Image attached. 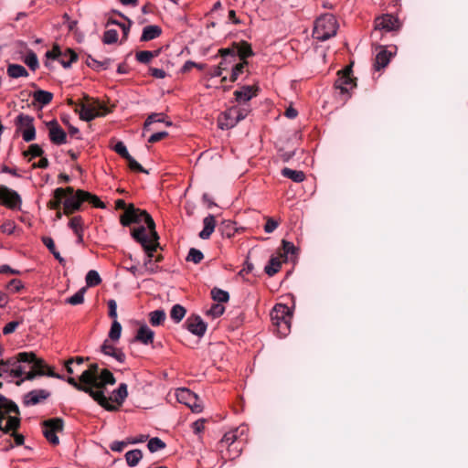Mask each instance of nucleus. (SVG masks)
Here are the masks:
<instances>
[{
  "label": "nucleus",
  "mask_w": 468,
  "mask_h": 468,
  "mask_svg": "<svg viewBox=\"0 0 468 468\" xmlns=\"http://www.w3.org/2000/svg\"><path fill=\"white\" fill-rule=\"evenodd\" d=\"M203 224H204V228L199 232V237L202 239H207L211 236V234L213 233V231L215 229V226H216L215 218L212 215L207 216L203 219Z\"/></svg>",
  "instance_id": "nucleus-30"
},
{
  "label": "nucleus",
  "mask_w": 468,
  "mask_h": 468,
  "mask_svg": "<svg viewBox=\"0 0 468 468\" xmlns=\"http://www.w3.org/2000/svg\"><path fill=\"white\" fill-rule=\"evenodd\" d=\"M154 251V250H145L147 257L144 262V267L145 271L150 273H154V272L157 271V269H158V267L155 265V263L152 260V258L154 256L153 255Z\"/></svg>",
  "instance_id": "nucleus-51"
},
{
  "label": "nucleus",
  "mask_w": 468,
  "mask_h": 468,
  "mask_svg": "<svg viewBox=\"0 0 468 468\" xmlns=\"http://www.w3.org/2000/svg\"><path fill=\"white\" fill-rule=\"evenodd\" d=\"M283 259L277 253L276 256H271L268 264L265 266L264 271L269 276L276 274L282 264Z\"/></svg>",
  "instance_id": "nucleus-28"
},
{
  "label": "nucleus",
  "mask_w": 468,
  "mask_h": 468,
  "mask_svg": "<svg viewBox=\"0 0 468 468\" xmlns=\"http://www.w3.org/2000/svg\"><path fill=\"white\" fill-rule=\"evenodd\" d=\"M18 359L30 364L31 367L37 371L45 370L47 367L45 361L37 357L36 354L33 352H20L18 353Z\"/></svg>",
  "instance_id": "nucleus-19"
},
{
  "label": "nucleus",
  "mask_w": 468,
  "mask_h": 468,
  "mask_svg": "<svg viewBox=\"0 0 468 468\" xmlns=\"http://www.w3.org/2000/svg\"><path fill=\"white\" fill-rule=\"evenodd\" d=\"M33 99L42 106L48 105L53 99V94L44 90H38L33 93Z\"/></svg>",
  "instance_id": "nucleus-37"
},
{
  "label": "nucleus",
  "mask_w": 468,
  "mask_h": 468,
  "mask_svg": "<svg viewBox=\"0 0 468 468\" xmlns=\"http://www.w3.org/2000/svg\"><path fill=\"white\" fill-rule=\"evenodd\" d=\"M120 221L123 226H129L132 223L144 222L147 229L154 231L155 223L153 218L145 211L135 208L133 204L129 205L124 213L121 216Z\"/></svg>",
  "instance_id": "nucleus-7"
},
{
  "label": "nucleus",
  "mask_w": 468,
  "mask_h": 468,
  "mask_svg": "<svg viewBox=\"0 0 468 468\" xmlns=\"http://www.w3.org/2000/svg\"><path fill=\"white\" fill-rule=\"evenodd\" d=\"M24 62L33 71H35L39 66L37 57L35 54V52H33V51H29L26 55V57L24 58Z\"/></svg>",
  "instance_id": "nucleus-50"
},
{
  "label": "nucleus",
  "mask_w": 468,
  "mask_h": 468,
  "mask_svg": "<svg viewBox=\"0 0 468 468\" xmlns=\"http://www.w3.org/2000/svg\"><path fill=\"white\" fill-rule=\"evenodd\" d=\"M162 34V29L157 25L146 26L143 29L141 41H149L157 38Z\"/></svg>",
  "instance_id": "nucleus-29"
},
{
  "label": "nucleus",
  "mask_w": 468,
  "mask_h": 468,
  "mask_svg": "<svg viewBox=\"0 0 468 468\" xmlns=\"http://www.w3.org/2000/svg\"><path fill=\"white\" fill-rule=\"evenodd\" d=\"M122 333V325L117 320H113L110 332H109V337L112 341H118L121 337Z\"/></svg>",
  "instance_id": "nucleus-52"
},
{
  "label": "nucleus",
  "mask_w": 468,
  "mask_h": 468,
  "mask_svg": "<svg viewBox=\"0 0 468 468\" xmlns=\"http://www.w3.org/2000/svg\"><path fill=\"white\" fill-rule=\"evenodd\" d=\"M264 218L266 220L264 231L266 233H272L278 228L280 222L271 217H265Z\"/></svg>",
  "instance_id": "nucleus-59"
},
{
  "label": "nucleus",
  "mask_w": 468,
  "mask_h": 468,
  "mask_svg": "<svg viewBox=\"0 0 468 468\" xmlns=\"http://www.w3.org/2000/svg\"><path fill=\"white\" fill-rule=\"evenodd\" d=\"M187 330L197 336H202L207 331V324L199 316H190L186 321Z\"/></svg>",
  "instance_id": "nucleus-18"
},
{
  "label": "nucleus",
  "mask_w": 468,
  "mask_h": 468,
  "mask_svg": "<svg viewBox=\"0 0 468 468\" xmlns=\"http://www.w3.org/2000/svg\"><path fill=\"white\" fill-rule=\"evenodd\" d=\"M48 135L50 141L55 144L59 145L66 143L67 134L57 122L51 123Z\"/></svg>",
  "instance_id": "nucleus-23"
},
{
  "label": "nucleus",
  "mask_w": 468,
  "mask_h": 468,
  "mask_svg": "<svg viewBox=\"0 0 468 468\" xmlns=\"http://www.w3.org/2000/svg\"><path fill=\"white\" fill-rule=\"evenodd\" d=\"M128 396L127 385L125 383H122L119 385L117 389H114L110 398H107L108 402L113 406H115L117 410L119 407L123 403L125 399Z\"/></svg>",
  "instance_id": "nucleus-20"
},
{
  "label": "nucleus",
  "mask_w": 468,
  "mask_h": 468,
  "mask_svg": "<svg viewBox=\"0 0 468 468\" xmlns=\"http://www.w3.org/2000/svg\"><path fill=\"white\" fill-rule=\"evenodd\" d=\"M352 65L346 66L337 72V79L335 81V88L346 95L345 100L350 97L349 90L356 87V79L352 77Z\"/></svg>",
  "instance_id": "nucleus-10"
},
{
  "label": "nucleus",
  "mask_w": 468,
  "mask_h": 468,
  "mask_svg": "<svg viewBox=\"0 0 468 468\" xmlns=\"http://www.w3.org/2000/svg\"><path fill=\"white\" fill-rule=\"evenodd\" d=\"M258 84L236 85V123L245 119L251 112L250 101L259 95Z\"/></svg>",
  "instance_id": "nucleus-2"
},
{
  "label": "nucleus",
  "mask_w": 468,
  "mask_h": 468,
  "mask_svg": "<svg viewBox=\"0 0 468 468\" xmlns=\"http://www.w3.org/2000/svg\"><path fill=\"white\" fill-rule=\"evenodd\" d=\"M379 52L377 54L374 63V68L376 70H380L387 67L390 61V58L393 56V52L390 50H387L382 46H379Z\"/></svg>",
  "instance_id": "nucleus-21"
},
{
  "label": "nucleus",
  "mask_w": 468,
  "mask_h": 468,
  "mask_svg": "<svg viewBox=\"0 0 468 468\" xmlns=\"http://www.w3.org/2000/svg\"><path fill=\"white\" fill-rule=\"evenodd\" d=\"M42 242L48 249V250L53 254V256L58 261L60 264L65 263V259L61 257L60 253L56 250L55 243L52 238L50 237H43Z\"/></svg>",
  "instance_id": "nucleus-39"
},
{
  "label": "nucleus",
  "mask_w": 468,
  "mask_h": 468,
  "mask_svg": "<svg viewBox=\"0 0 468 468\" xmlns=\"http://www.w3.org/2000/svg\"><path fill=\"white\" fill-rule=\"evenodd\" d=\"M218 125L222 130H228L234 127V117L231 108L219 114L218 118Z\"/></svg>",
  "instance_id": "nucleus-26"
},
{
  "label": "nucleus",
  "mask_w": 468,
  "mask_h": 468,
  "mask_svg": "<svg viewBox=\"0 0 468 468\" xmlns=\"http://www.w3.org/2000/svg\"><path fill=\"white\" fill-rule=\"evenodd\" d=\"M78 382L74 378L69 377L67 382L80 391L89 394L96 402L109 411H115V406L108 402L107 397L104 395V388L106 385H113L115 378L113 374L103 369L99 373V366L90 364L89 368L84 370L80 376Z\"/></svg>",
  "instance_id": "nucleus-1"
},
{
  "label": "nucleus",
  "mask_w": 468,
  "mask_h": 468,
  "mask_svg": "<svg viewBox=\"0 0 468 468\" xmlns=\"http://www.w3.org/2000/svg\"><path fill=\"white\" fill-rule=\"evenodd\" d=\"M101 350L104 355L112 356L119 363H124L125 361V354L114 346L111 345L107 340H105L101 346Z\"/></svg>",
  "instance_id": "nucleus-22"
},
{
  "label": "nucleus",
  "mask_w": 468,
  "mask_h": 468,
  "mask_svg": "<svg viewBox=\"0 0 468 468\" xmlns=\"http://www.w3.org/2000/svg\"><path fill=\"white\" fill-rule=\"evenodd\" d=\"M86 63H87V65L90 68H91V69H93L95 70L100 71V70L107 69L110 67L111 63H112V59L111 58H105V59L100 61V60H97V59H95L94 58H92L91 56L89 55L87 57Z\"/></svg>",
  "instance_id": "nucleus-33"
},
{
  "label": "nucleus",
  "mask_w": 468,
  "mask_h": 468,
  "mask_svg": "<svg viewBox=\"0 0 468 468\" xmlns=\"http://www.w3.org/2000/svg\"><path fill=\"white\" fill-rule=\"evenodd\" d=\"M109 316L113 320L117 318V303L115 300L111 299L108 301Z\"/></svg>",
  "instance_id": "nucleus-64"
},
{
  "label": "nucleus",
  "mask_w": 468,
  "mask_h": 468,
  "mask_svg": "<svg viewBox=\"0 0 468 468\" xmlns=\"http://www.w3.org/2000/svg\"><path fill=\"white\" fill-rule=\"evenodd\" d=\"M128 162L131 170L141 173H148L131 154L124 158Z\"/></svg>",
  "instance_id": "nucleus-57"
},
{
  "label": "nucleus",
  "mask_w": 468,
  "mask_h": 468,
  "mask_svg": "<svg viewBox=\"0 0 468 468\" xmlns=\"http://www.w3.org/2000/svg\"><path fill=\"white\" fill-rule=\"evenodd\" d=\"M67 193H69L70 196L65 199L63 205L65 213L70 214L80 208V204L84 202V197L80 194V190L73 194L72 187H68L67 189L58 187L55 190V198L57 199L58 203H59L61 199L65 197Z\"/></svg>",
  "instance_id": "nucleus-8"
},
{
  "label": "nucleus",
  "mask_w": 468,
  "mask_h": 468,
  "mask_svg": "<svg viewBox=\"0 0 468 468\" xmlns=\"http://www.w3.org/2000/svg\"><path fill=\"white\" fill-rule=\"evenodd\" d=\"M113 150L122 158H126L130 155L125 144L121 141L114 145Z\"/></svg>",
  "instance_id": "nucleus-63"
},
{
  "label": "nucleus",
  "mask_w": 468,
  "mask_h": 468,
  "mask_svg": "<svg viewBox=\"0 0 468 468\" xmlns=\"http://www.w3.org/2000/svg\"><path fill=\"white\" fill-rule=\"evenodd\" d=\"M69 226L74 231V233L83 232L82 218L80 216L73 217L69 220Z\"/></svg>",
  "instance_id": "nucleus-56"
},
{
  "label": "nucleus",
  "mask_w": 468,
  "mask_h": 468,
  "mask_svg": "<svg viewBox=\"0 0 468 468\" xmlns=\"http://www.w3.org/2000/svg\"><path fill=\"white\" fill-rule=\"evenodd\" d=\"M234 443V431H228L218 444V449L222 452L224 450L228 452V458H231L230 446Z\"/></svg>",
  "instance_id": "nucleus-32"
},
{
  "label": "nucleus",
  "mask_w": 468,
  "mask_h": 468,
  "mask_svg": "<svg viewBox=\"0 0 468 468\" xmlns=\"http://www.w3.org/2000/svg\"><path fill=\"white\" fill-rule=\"evenodd\" d=\"M6 72L7 75L12 79L28 76V72L26 68L19 64H9L7 66Z\"/></svg>",
  "instance_id": "nucleus-35"
},
{
  "label": "nucleus",
  "mask_w": 468,
  "mask_h": 468,
  "mask_svg": "<svg viewBox=\"0 0 468 468\" xmlns=\"http://www.w3.org/2000/svg\"><path fill=\"white\" fill-rule=\"evenodd\" d=\"M211 77H221L222 81H225L228 78L232 82L234 81V64L228 62L224 58L218 66L214 68L210 72Z\"/></svg>",
  "instance_id": "nucleus-17"
},
{
  "label": "nucleus",
  "mask_w": 468,
  "mask_h": 468,
  "mask_svg": "<svg viewBox=\"0 0 468 468\" xmlns=\"http://www.w3.org/2000/svg\"><path fill=\"white\" fill-rule=\"evenodd\" d=\"M11 358L0 361V377H11Z\"/></svg>",
  "instance_id": "nucleus-58"
},
{
  "label": "nucleus",
  "mask_w": 468,
  "mask_h": 468,
  "mask_svg": "<svg viewBox=\"0 0 468 468\" xmlns=\"http://www.w3.org/2000/svg\"><path fill=\"white\" fill-rule=\"evenodd\" d=\"M292 313L290 308L283 303H277L271 312V320L273 331L280 337L286 336L291 330V321Z\"/></svg>",
  "instance_id": "nucleus-4"
},
{
  "label": "nucleus",
  "mask_w": 468,
  "mask_h": 468,
  "mask_svg": "<svg viewBox=\"0 0 468 468\" xmlns=\"http://www.w3.org/2000/svg\"><path fill=\"white\" fill-rule=\"evenodd\" d=\"M80 194L82 197H84V202H88V203L91 204L94 207H99V208L105 207L104 203L102 201H101V199L97 196L92 195L90 192H87L84 190H80Z\"/></svg>",
  "instance_id": "nucleus-40"
},
{
  "label": "nucleus",
  "mask_w": 468,
  "mask_h": 468,
  "mask_svg": "<svg viewBox=\"0 0 468 468\" xmlns=\"http://www.w3.org/2000/svg\"><path fill=\"white\" fill-rule=\"evenodd\" d=\"M154 122H165V115L163 113H152L150 114L144 122V130L148 129L150 125ZM167 126H171L172 122L169 121L165 122Z\"/></svg>",
  "instance_id": "nucleus-44"
},
{
  "label": "nucleus",
  "mask_w": 468,
  "mask_h": 468,
  "mask_svg": "<svg viewBox=\"0 0 468 468\" xmlns=\"http://www.w3.org/2000/svg\"><path fill=\"white\" fill-rule=\"evenodd\" d=\"M132 237L144 247V250H156L159 245V236L155 228L154 231L149 230L148 235L144 226L138 227L132 231Z\"/></svg>",
  "instance_id": "nucleus-11"
},
{
  "label": "nucleus",
  "mask_w": 468,
  "mask_h": 468,
  "mask_svg": "<svg viewBox=\"0 0 468 468\" xmlns=\"http://www.w3.org/2000/svg\"><path fill=\"white\" fill-rule=\"evenodd\" d=\"M211 298L216 303H224L229 300V293L227 291L221 290L219 288H213L210 292Z\"/></svg>",
  "instance_id": "nucleus-41"
},
{
  "label": "nucleus",
  "mask_w": 468,
  "mask_h": 468,
  "mask_svg": "<svg viewBox=\"0 0 468 468\" xmlns=\"http://www.w3.org/2000/svg\"><path fill=\"white\" fill-rule=\"evenodd\" d=\"M154 335V331L144 324L138 329L135 339L144 345H149L153 343Z\"/></svg>",
  "instance_id": "nucleus-25"
},
{
  "label": "nucleus",
  "mask_w": 468,
  "mask_h": 468,
  "mask_svg": "<svg viewBox=\"0 0 468 468\" xmlns=\"http://www.w3.org/2000/svg\"><path fill=\"white\" fill-rule=\"evenodd\" d=\"M43 154V149L37 144H30L28 149L23 153L24 156H30L31 158L42 156Z\"/></svg>",
  "instance_id": "nucleus-53"
},
{
  "label": "nucleus",
  "mask_w": 468,
  "mask_h": 468,
  "mask_svg": "<svg viewBox=\"0 0 468 468\" xmlns=\"http://www.w3.org/2000/svg\"><path fill=\"white\" fill-rule=\"evenodd\" d=\"M6 287L12 292H18L24 288V284L20 280L13 279L8 282Z\"/></svg>",
  "instance_id": "nucleus-61"
},
{
  "label": "nucleus",
  "mask_w": 468,
  "mask_h": 468,
  "mask_svg": "<svg viewBox=\"0 0 468 468\" xmlns=\"http://www.w3.org/2000/svg\"><path fill=\"white\" fill-rule=\"evenodd\" d=\"M297 248L293 245V243L282 240V248L278 250V254L283 259V261H287L292 260L295 255Z\"/></svg>",
  "instance_id": "nucleus-27"
},
{
  "label": "nucleus",
  "mask_w": 468,
  "mask_h": 468,
  "mask_svg": "<svg viewBox=\"0 0 468 468\" xmlns=\"http://www.w3.org/2000/svg\"><path fill=\"white\" fill-rule=\"evenodd\" d=\"M24 363L18 359V354L11 357V377L18 378H22L26 373V368L21 364Z\"/></svg>",
  "instance_id": "nucleus-34"
},
{
  "label": "nucleus",
  "mask_w": 468,
  "mask_h": 468,
  "mask_svg": "<svg viewBox=\"0 0 468 468\" xmlns=\"http://www.w3.org/2000/svg\"><path fill=\"white\" fill-rule=\"evenodd\" d=\"M85 282L88 287H94L101 282V278L97 271L90 270L86 274Z\"/></svg>",
  "instance_id": "nucleus-46"
},
{
  "label": "nucleus",
  "mask_w": 468,
  "mask_h": 468,
  "mask_svg": "<svg viewBox=\"0 0 468 468\" xmlns=\"http://www.w3.org/2000/svg\"><path fill=\"white\" fill-rule=\"evenodd\" d=\"M165 313L164 310H154L149 314V320L153 326H158L162 324L165 320Z\"/></svg>",
  "instance_id": "nucleus-43"
},
{
  "label": "nucleus",
  "mask_w": 468,
  "mask_h": 468,
  "mask_svg": "<svg viewBox=\"0 0 468 468\" xmlns=\"http://www.w3.org/2000/svg\"><path fill=\"white\" fill-rule=\"evenodd\" d=\"M282 175L296 183H301L305 179V175L303 171L292 170L288 167H284L282 170Z\"/></svg>",
  "instance_id": "nucleus-36"
},
{
  "label": "nucleus",
  "mask_w": 468,
  "mask_h": 468,
  "mask_svg": "<svg viewBox=\"0 0 468 468\" xmlns=\"http://www.w3.org/2000/svg\"><path fill=\"white\" fill-rule=\"evenodd\" d=\"M399 27V20L392 15L386 14L375 20V29L372 36L377 37L378 34H380L382 30L386 32L398 30Z\"/></svg>",
  "instance_id": "nucleus-15"
},
{
  "label": "nucleus",
  "mask_w": 468,
  "mask_h": 468,
  "mask_svg": "<svg viewBox=\"0 0 468 468\" xmlns=\"http://www.w3.org/2000/svg\"><path fill=\"white\" fill-rule=\"evenodd\" d=\"M143 458V452L139 449L128 451L125 453V461L130 467L136 466Z\"/></svg>",
  "instance_id": "nucleus-38"
},
{
  "label": "nucleus",
  "mask_w": 468,
  "mask_h": 468,
  "mask_svg": "<svg viewBox=\"0 0 468 468\" xmlns=\"http://www.w3.org/2000/svg\"><path fill=\"white\" fill-rule=\"evenodd\" d=\"M63 430V420L59 418L47 420L43 422V434L45 438L53 445L59 443L57 432Z\"/></svg>",
  "instance_id": "nucleus-14"
},
{
  "label": "nucleus",
  "mask_w": 468,
  "mask_h": 468,
  "mask_svg": "<svg viewBox=\"0 0 468 468\" xmlns=\"http://www.w3.org/2000/svg\"><path fill=\"white\" fill-rule=\"evenodd\" d=\"M86 289L81 288L77 292H75L72 296L67 298L66 303L71 305H78L84 302V294Z\"/></svg>",
  "instance_id": "nucleus-49"
},
{
  "label": "nucleus",
  "mask_w": 468,
  "mask_h": 468,
  "mask_svg": "<svg viewBox=\"0 0 468 468\" xmlns=\"http://www.w3.org/2000/svg\"><path fill=\"white\" fill-rule=\"evenodd\" d=\"M19 424L17 405L0 394V431L5 433L16 431Z\"/></svg>",
  "instance_id": "nucleus-3"
},
{
  "label": "nucleus",
  "mask_w": 468,
  "mask_h": 468,
  "mask_svg": "<svg viewBox=\"0 0 468 468\" xmlns=\"http://www.w3.org/2000/svg\"><path fill=\"white\" fill-rule=\"evenodd\" d=\"M16 133H21L25 142H32L36 139V128L34 118L25 113H19L16 120Z\"/></svg>",
  "instance_id": "nucleus-9"
},
{
  "label": "nucleus",
  "mask_w": 468,
  "mask_h": 468,
  "mask_svg": "<svg viewBox=\"0 0 468 468\" xmlns=\"http://www.w3.org/2000/svg\"><path fill=\"white\" fill-rule=\"evenodd\" d=\"M49 396V392L45 389H37L28 392L25 396L26 405H37Z\"/></svg>",
  "instance_id": "nucleus-24"
},
{
  "label": "nucleus",
  "mask_w": 468,
  "mask_h": 468,
  "mask_svg": "<svg viewBox=\"0 0 468 468\" xmlns=\"http://www.w3.org/2000/svg\"><path fill=\"white\" fill-rule=\"evenodd\" d=\"M118 40V32L115 29H108L104 32L102 42L106 45L116 43Z\"/></svg>",
  "instance_id": "nucleus-54"
},
{
  "label": "nucleus",
  "mask_w": 468,
  "mask_h": 468,
  "mask_svg": "<svg viewBox=\"0 0 468 468\" xmlns=\"http://www.w3.org/2000/svg\"><path fill=\"white\" fill-rule=\"evenodd\" d=\"M77 111L80 113V118L85 122H90L97 117L105 116L109 112L107 107L100 101L89 98L78 106Z\"/></svg>",
  "instance_id": "nucleus-5"
},
{
  "label": "nucleus",
  "mask_w": 468,
  "mask_h": 468,
  "mask_svg": "<svg viewBox=\"0 0 468 468\" xmlns=\"http://www.w3.org/2000/svg\"><path fill=\"white\" fill-rule=\"evenodd\" d=\"M176 397L179 403L185 404L193 412L199 413L203 410L202 400L190 389L186 388H177L176 390Z\"/></svg>",
  "instance_id": "nucleus-12"
},
{
  "label": "nucleus",
  "mask_w": 468,
  "mask_h": 468,
  "mask_svg": "<svg viewBox=\"0 0 468 468\" xmlns=\"http://www.w3.org/2000/svg\"><path fill=\"white\" fill-rule=\"evenodd\" d=\"M158 54H159V50H155V51L142 50V51L136 52L135 58L137 59V61H139L140 63L147 64L152 60V58L157 57Z\"/></svg>",
  "instance_id": "nucleus-42"
},
{
  "label": "nucleus",
  "mask_w": 468,
  "mask_h": 468,
  "mask_svg": "<svg viewBox=\"0 0 468 468\" xmlns=\"http://www.w3.org/2000/svg\"><path fill=\"white\" fill-rule=\"evenodd\" d=\"M205 423H206V420L205 419H198L197 420L194 421L192 424H191V428L193 430V432L197 435H201V433L204 431L205 430Z\"/></svg>",
  "instance_id": "nucleus-60"
},
{
  "label": "nucleus",
  "mask_w": 468,
  "mask_h": 468,
  "mask_svg": "<svg viewBox=\"0 0 468 468\" xmlns=\"http://www.w3.org/2000/svg\"><path fill=\"white\" fill-rule=\"evenodd\" d=\"M204 258L203 253L195 248H191L188 251L186 261L194 263H199Z\"/></svg>",
  "instance_id": "nucleus-55"
},
{
  "label": "nucleus",
  "mask_w": 468,
  "mask_h": 468,
  "mask_svg": "<svg viewBox=\"0 0 468 468\" xmlns=\"http://www.w3.org/2000/svg\"><path fill=\"white\" fill-rule=\"evenodd\" d=\"M147 448L151 452H155L165 448V443L158 437L151 438L148 441Z\"/></svg>",
  "instance_id": "nucleus-48"
},
{
  "label": "nucleus",
  "mask_w": 468,
  "mask_h": 468,
  "mask_svg": "<svg viewBox=\"0 0 468 468\" xmlns=\"http://www.w3.org/2000/svg\"><path fill=\"white\" fill-rule=\"evenodd\" d=\"M254 56L251 45L245 40H239L236 42V57L240 60L236 63V80L238 75L244 72L245 68L248 67V58Z\"/></svg>",
  "instance_id": "nucleus-13"
},
{
  "label": "nucleus",
  "mask_w": 468,
  "mask_h": 468,
  "mask_svg": "<svg viewBox=\"0 0 468 468\" xmlns=\"http://www.w3.org/2000/svg\"><path fill=\"white\" fill-rule=\"evenodd\" d=\"M337 31V22L331 14L321 16L315 22L314 34L320 41H325L335 36Z\"/></svg>",
  "instance_id": "nucleus-6"
},
{
  "label": "nucleus",
  "mask_w": 468,
  "mask_h": 468,
  "mask_svg": "<svg viewBox=\"0 0 468 468\" xmlns=\"http://www.w3.org/2000/svg\"><path fill=\"white\" fill-rule=\"evenodd\" d=\"M224 312H225V307H224L223 303H213L206 311V314L212 318H218L220 315H222Z\"/></svg>",
  "instance_id": "nucleus-47"
},
{
  "label": "nucleus",
  "mask_w": 468,
  "mask_h": 468,
  "mask_svg": "<svg viewBox=\"0 0 468 468\" xmlns=\"http://www.w3.org/2000/svg\"><path fill=\"white\" fill-rule=\"evenodd\" d=\"M78 58V55L75 51L70 48L65 49V51H60V55L58 60L63 66V68L67 69L71 66V64L76 61Z\"/></svg>",
  "instance_id": "nucleus-31"
},
{
  "label": "nucleus",
  "mask_w": 468,
  "mask_h": 468,
  "mask_svg": "<svg viewBox=\"0 0 468 468\" xmlns=\"http://www.w3.org/2000/svg\"><path fill=\"white\" fill-rule=\"evenodd\" d=\"M130 444L128 442V440L127 441H114L111 443L110 445V449L112 451V452H121L123 451V449L128 445Z\"/></svg>",
  "instance_id": "nucleus-62"
},
{
  "label": "nucleus",
  "mask_w": 468,
  "mask_h": 468,
  "mask_svg": "<svg viewBox=\"0 0 468 468\" xmlns=\"http://www.w3.org/2000/svg\"><path fill=\"white\" fill-rule=\"evenodd\" d=\"M186 309L180 304H175L170 311V317L175 323H179L186 315Z\"/></svg>",
  "instance_id": "nucleus-45"
},
{
  "label": "nucleus",
  "mask_w": 468,
  "mask_h": 468,
  "mask_svg": "<svg viewBox=\"0 0 468 468\" xmlns=\"http://www.w3.org/2000/svg\"><path fill=\"white\" fill-rule=\"evenodd\" d=\"M0 200L8 208L17 210L21 208L22 199L20 195L5 186H0Z\"/></svg>",
  "instance_id": "nucleus-16"
}]
</instances>
